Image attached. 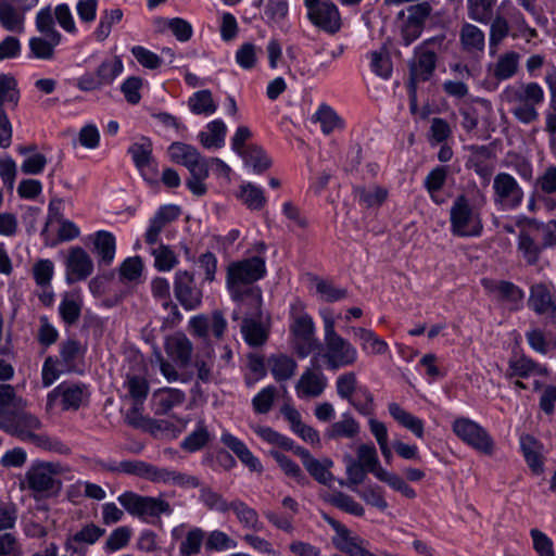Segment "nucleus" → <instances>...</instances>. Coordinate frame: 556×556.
<instances>
[{
    "label": "nucleus",
    "instance_id": "f257e3e1",
    "mask_svg": "<svg viewBox=\"0 0 556 556\" xmlns=\"http://www.w3.org/2000/svg\"><path fill=\"white\" fill-rule=\"evenodd\" d=\"M265 275L266 263L260 256H252L229 264L226 286L232 300L239 304L240 311H243L247 302H249L253 315L260 313L262 291L258 287L253 286V283Z\"/></svg>",
    "mask_w": 556,
    "mask_h": 556
},
{
    "label": "nucleus",
    "instance_id": "f03ea898",
    "mask_svg": "<svg viewBox=\"0 0 556 556\" xmlns=\"http://www.w3.org/2000/svg\"><path fill=\"white\" fill-rule=\"evenodd\" d=\"M324 325V353L321 355L326 366L330 370L354 365L358 359L357 349L336 330L337 315L329 307L319 309Z\"/></svg>",
    "mask_w": 556,
    "mask_h": 556
},
{
    "label": "nucleus",
    "instance_id": "7ed1b4c3",
    "mask_svg": "<svg viewBox=\"0 0 556 556\" xmlns=\"http://www.w3.org/2000/svg\"><path fill=\"white\" fill-rule=\"evenodd\" d=\"M544 98L543 88L535 81H517L507 85L500 93L501 101L511 105V114L522 124H531L539 118L538 106Z\"/></svg>",
    "mask_w": 556,
    "mask_h": 556
},
{
    "label": "nucleus",
    "instance_id": "20e7f679",
    "mask_svg": "<svg viewBox=\"0 0 556 556\" xmlns=\"http://www.w3.org/2000/svg\"><path fill=\"white\" fill-rule=\"evenodd\" d=\"M106 469L113 472L135 475L154 483L176 485L182 489H193L200 485V481L195 476L169 468L155 467L142 460H123L118 464L106 466Z\"/></svg>",
    "mask_w": 556,
    "mask_h": 556
},
{
    "label": "nucleus",
    "instance_id": "39448f33",
    "mask_svg": "<svg viewBox=\"0 0 556 556\" xmlns=\"http://www.w3.org/2000/svg\"><path fill=\"white\" fill-rule=\"evenodd\" d=\"M35 27L40 36L29 38L28 48L30 55L38 60H52L55 48L62 42L63 36L54 26L51 5L42 7L37 11Z\"/></svg>",
    "mask_w": 556,
    "mask_h": 556
},
{
    "label": "nucleus",
    "instance_id": "423d86ee",
    "mask_svg": "<svg viewBox=\"0 0 556 556\" xmlns=\"http://www.w3.org/2000/svg\"><path fill=\"white\" fill-rule=\"evenodd\" d=\"M292 323L290 331L292 345L301 358L307 357L316 348V327L311 315H308L301 301H294L290 306Z\"/></svg>",
    "mask_w": 556,
    "mask_h": 556
},
{
    "label": "nucleus",
    "instance_id": "0eeeda50",
    "mask_svg": "<svg viewBox=\"0 0 556 556\" xmlns=\"http://www.w3.org/2000/svg\"><path fill=\"white\" fill-rule=\"evenodd\" d=\"M117 501L132 517L144 522H153L162 515L169 516L173 513L170 504L155 496L139 495L132 491H126L118 495Z\"/></svg>",
    "mask_w": 556,
    "mask_h": 556
},
{
    "label": "nucleus",
    "instance_id": "6e6552de",
    "mask_svg": "<svg viewBox=\"0 0 556 556\" xmlns=\"http://www.w3.org/2000/svg\"><path fill=\"white\" fill-rule=\"evenodd\" d=\"M20 409H14L4 421H1L0 429L16 435L25 442H30L36 446L47 447L48 437L41 432L42 422L40 419L29 413Z\"/></svg>",
    "mask_w": 556,
    "mask_h": 556
},
{
    "label": "nucleus",
    "instance_id": "1a4fd4ad",
    "mask_svg": "<svg viewBox=\"0 0 556 556\" xmlns=\"http://www.w3.org/2000/svg\"><path fill=\"white\" fill-rule=\"evenodd\" d=\"M450 224L452 233L458 237H479L483 229L479 210L473 207L464 194L453 201Z\"/></svg>",
    "mask_w": 556,
    "mask_h": 556
},
{
    "label": "nucleus",
    "instance_id": "9d476101",
    "mask_svg": "<svg viewBox=\"0 0 556 556\" xmlns=\"http://www.w3.org/2000/svg\"><path fill=\"white\" fill-rule=\"evenodd\" d=\"M90 390L85 383L62 382L47 395L46 410L54 412L61 407L62 410H76L89 402Z\"/></svg>",
    "mask_w": 556,
    "mask_h": 556
},
{
    "label": "nucleus",
    "instance_id": "9b49d317",
    "mask_svg": "<svg viewBox=\"0 0 556 556\" xmlns=\"http://www.w3.org/2000/svg\"><path fill=\"white\" fill-rule=\"evenodd\" d=\"M123 71L124 64L118 56L106 59L94 72H86L77 77L75 86L84 92L99 91L111 86Z\"/></svg>",
    "mask_w": 556,
    "mask_h": 556
},
{
    "label": "nucleus",
    "instance_id": "f8f14e48",
    "mask_svg": "<svg viewBox=\"0 0 556 556\" xmlns=\"http://www.w3.org/2000/svg\"><path fill=\"white\" fill-rule=\"evenodd\" d=\"M38 4L39 0H0V26L10 33H24L26 14Z\"/></svg>",
    "mask_w": 556,
    "mask_h": 556
},
{
    "label": "nucleus",
    "instance_id": "ddd939ff",
    "mask_svg": "<svg viewBox=\"0 0 556 556\" xmlns=\"http://www.w3.org/2000/svg\"><path fill=\"white\" fill-rule=\"evenodd\" d=\"M493 201L501 210L517 208L523 200V190L510 174L498 173L493 180Z\"/></svg>",
    "mask_w": 556,
    "mask_h": 556
},
{
    "label": "nucleus",
    "instance_id": "4468645a",
    "mask_svg": "<svg viewBox=\"0 0 556 556\" xmlns=\"http://www.w3.org/2000/svg\"><path fill=\"white\" fill-rule=\"evenodd\" d=\"M452 428L454 433L466 444L481 453H492L493 440L486 430L476 421L465 417L457 418L454 420Z\"/></svg>",
    "mask_w": 556,
    "mask_h": 556
},
{
    "label": "nucleus",
    "instance_id": "2eb2a0df",
    "mask_svg": "<svg viewBox=\"0 0 556 556\" xmlns=\"http://www.w3.org/2000/svg\"><path fill=\"white\" fill-rule=\"evenodd\" d=\"M328 386V378L317 365V357L311 359L295 383V393L300 400H309L320 396Z\"/></svg>",
    "mask_w": 556,
    "mask_h": 556
},
{
    "label": "nucleus",
    "instance_id": "dca6fc26",
    "mask_svg": "<svg viewBox=\"0 0 556 556\" xmlns=\"http://www.w3.org/2000/svg\"><path fill=\"white\" fill-rule=\"evenodd\" d=\"M441 38H431L424 45L415 48L414 56L409 62V80L412 85L428 80L434 72L437 64L435 53L428 49V43L441 41Z\"/></svg>",
    "mask_w": 556,
    "mask_h": 556
},
{
    "label": "nucleus",
    "instance_id": "f3484780",
    "mask_svg": "<svg viewBox=\"0 0 556 556\" xmlns=\"http://www.w3.org/2000/svg\"><path fill=\"white\" fill-rule=\"evenodd\" d=\"M174 292L186 311L197 309L202 303L203 294L195 286L194 275L186 269H179L175 273Z\"/></svg>",
    "mask_w": 556,
    "mask_h": 556
},
{
    "label": "nucleus",
    "instance_id": "a211bd4d",
    "mask_svg": "<svg viewBox=\"0 0 556 556\" xmlns=\"http://www.w3.org/2000/svg\"><path fill=\"white\" fill-rule=\"evenodd\" d=\"M58 465L52 463H39L33 465L25 475L28 488L38 494H43L59 488L55 479Z\"/></svg>",
    "mask_w": 556,
    "mask_h": 556
},
{
    "label": "nucleus",
    "instance_id": "6ab92c4d",
    "mask_svg": "<svg viewBox=\"0 0 556 556\" xmlns=\"http://www.w3.org/2000/svg\"><path fill=\"white\" fill-rule=\"evenodd\" d=\"M262 305L260 306V308ZM238 315H243V324L241 326V332L245 340V342L250 345H261L263 344L268 336V331L266 326L262 323V312L253 315L252 307L247 302L243 311H240L239 307L233 313V318H238Z\"/></svg>",
    "mask_w": 556,
    "mask_h": 556
},
{
    "label": "nucleus",
    "instance_id": "aec40b11",
    "mask_svg": "<svg viewBox=\"0 0 556 556\" xmlns=\"http://www.w3.org/2000/svg\"><path fill=\"white\" fill-rule=\"evenodd\" d=\"M307 16L316 27L329 34L339 31L342 25L339 9L331 0H323L307 11Z\"/></svg>",
    "mask_w": 556,
    "mask_h": 556
},
{
    "label": "nucleus",
    "instance_id": "412c9836",
    "mask_svg": "<svg viewBox=\"0 0 556 556\" xmlns=\"http://www.w3.org/2000/svg\"><path fill=\"white\" fill-rule=\"evenodd\" d=\"M94 269L91 256L80 247L68 250L65 261L66 279L71 282L87 279Z\"/></svg>",
    "mask_w": 556,
    "mask_h": 556
},
{
    "label": "nucleus",
    "instance_id": "4be33fe9",
    "mask_svg": "<svg viewBox=\"0 0 556 556\" xmlns=\"http://www.w3.org/2000/svg\"><path fill=\"white\" fill-rule=\"evenodd\" d=\"M170 535L174 541L179 543L180 556L198 555L205 539V532L201 528H189L184 523L173 528Z\"/></svg>",
    "mask_w": 556,
    "mask_h": 556
},
{
    "label": "nucleus",
    "instance_id": "5701e85b",
    "mask_svg": "<svg viewBox=\"0 0 556 556\" xmlns=\"http://www.w3.org/2000/svg\"><path fill=\"white\" fill-rule=\"evenodd\" d=\"M105 533V529L89 522L83 526L75 533L67 536L65 548L67 552L84 556L86 547L96 544Z\"/></svg>",
    "mask_w": 556,
    "mask_h": 556
},
{
    "label": "nucleus",
    "instance_id": "b1692460",
    "mask_svg": "<svg viewBox=\"0 0 556 556\" xmlns=\"http://www.w3.org/2000/svg\"><path fill=\"white\" fill-rule=\"evenodd\" d=\"M529 306L536 314L556 319L555 290L552 283H536L530 289Z\"/></svg>",
    "mask_w": 556,
    "mask_h": 556
},
{
    "label": "nucleus",
    "instance_id": "393cba45",
    "mask_svg": "<svg viewBox=\"0 0 556 556\" xmlns=\"http://www.w3.org/2000/svg\"><path fill=\"white\" fill-rule=\"evenodd\" d=\"M167 356L178 366L186 367L193 351L191 341L182 332L168 336L164 343Z\"/></svg>",
    "mask_w": 556,
    "mask_h": 556
},
{
    "label": "nucleus",
    "instance_id": "a878e982",
    "mask_svg": "<svg viewBox=\"0 0 556 556\" xmlns=\"http://www.w3.org/2000/svg\"><path fill=\"white\" fill-rule=\"evenodd\" d=\"M93 244V253L98 257V263L110 265L113 263L116 253V240L112 232L99 230L89 236Z\"/></svg>",
    "mask_w": 556,
    "mask_h": 556
},
{
    "label": "nucleus",
    "instance_id": "bb28decb",
    "mask_svg": "<svg viewBox=\"0 0 556 556\" xmlns=\"http://www.w3.org/2000/svg\"><path fill=\"white\" fill-rule=\"evenodd\" d=\"M152 151V142L146 137L135 141L128 148V153L130 154L132 162L146 179H148L150 172H153L154 169Z\"/></svg>",
    "mask_w": 556,
    "mask_h": 556
},
{
    "label": "nucleus",
    "instance_id": "cd10ccee",
    "mask_svg": "<svg viewBox=\"0 0 556 556\" xmlns=\"http://www.w3.org/2000/svg\"><path fill=\"white\" fill-rule=\"evenodd\" d=\"M220 441L230 448L237 457L251 471L262 472L263 466L260 459L253 455L244 442L229 432H223Z\"/></svg>",
    "mask_w": 556,
    "mask_h": 556
},
{
    "label": "nucleus",
    "instance_id": "c85d7f7f",
    "mask_svg": "<svg viewBox=\"0 0 556 556\" xmlns=\"http://www.w3.org/2000/svg\"><path fill=\"white\" fill-rule=\"evenodd\" d=\"M359 432V422L350 413L345 412L341 414L338 421L327 427L325 438L329 440L354 439Z\"/></svg>",
    "mask_w": 556,
    "mask_h": 556
},
{
    "label": "nucleus",
    "instance_id": "c756f323",
    "mask_svg": "<svg viewBox=\"0 0 556 556\" xmlns=\"http://www.w3.org/2000/svg\"><path fill=\"white\" fill-rule=\"evenodd\" d=\"M482 283L485 289L496 292L501 299L507 301L510 309H518L522 305L525 293L514 283L507 281L494 282L488 279H483Z\"/></svg>",
    "mask_w": 556,
    "mask_h": 556
},
{
    "label": "nucleus",
    "instance_id": "7c9ffc66",
    "mask_svg": "<svg viewBox=\"0 0 556 556\" xmlns=\"http://www.w3.org/2000/svg\"><path fill=\"white\" fill-rule=\"evenodd\" d=\"M353 334L358 340L362 351L367 355H383L389 352L388 343L371 329L353 328Z\"/></svg>",
    "mask_w": 556,
    "mask_h": 556
},
{
    "label": "nucleus",
    "instance_id": "2f4dec72",
    "mask_svg": "<svg viewBox=\"0 0 556 556\" xmlns=\"http://www.w3.org/2000/svg\"><path fill=\"white\" fill-rule=\"evenodd\" d=\"M459 41L464 51L475 55L483 53L485 35L478 26L465 23L459 31Z\"/></svg>",
    "mask_w": 556,
    "mask_h": 556
},
{
    "label": "nucleus",
    "instance_id": "473e14b6",
    "mask_svg": "<svg viewBox=\"0 0 556 556\" xmlns=\"http://www.w3.org/2000/svg\"><path fill=\"white\" fill-rule=\"evenodd\" d=\"M388 409L392 418L403 428L410 431L417 439L422 440L425 437V422L422 419L414 416L409 412L402 408L397 403H390Z\"/></svg>",
    "mask_w": 556,
    "mask_h": 556
},
{
    "label": "nucleus",
    "instance_id": "72a5a7b5",
    "mask_svg": "<svg viewBox=\"0 0 556 556\" xmlns=\"http://www.w3.org/2000/svg\"><path fill=\"white\" fill-rule=\"evenodd\" d=\"M226 134V124L223 119L216 118L199 132L198 139L205 149H219L225 144Z\"/></svg>",
    "mask_w": 556,
    "mask_h": 556
},
{
    "label": "nucleus",
    "instance_id": "f704fd0d",
    "mask_svg": "<svg viewBox=\"0 0 556 556\" xmlns=\"http://www.w3.org/2000/svg\"><path fill=\"white\" fill-rule=\"evenodd\" d=\"M242 528L260 532L264 530V523L260 520L257 511L242 501H233L229 505Z\"/></svg>",
    "mask_w": 556,
    "mask_h": 556
},
{
    "label": "nucleus",
    "instance_id": "c9c22d12",
    "mask_svg": "<svg viewBox=\"0 0 556 556\" xmlns=\"http://www.w3.org/2000/svg\"><path fill=\"white\" fill-rule=\"evenodd\" d=\"M520 447L532 472L541 475L544 470L542 445L533 437L525 434L520 437Z\"/></svg>",
    "mask_w": 556,
    "mask_h": 556
},
{
    "label": "nucleus",
    "instance_id": "e433bc0d",
    "mask_svg": "<svg viewBox=\"0 0 556 556\" xmlns=\"http://www.w3.org/2000/svg\"><path fill=\"white\" fill-rule=\"evenodd\" d=\"M520 55L515 51L501 54L492 65L491 71L497 80H507L514 77L519 67Z\"/></svg>",
    "mask_w": 556,
    "mask_h": 556
},
{
    "label": "nucleus",
    "instance_id": "4c0bfd02",
    "mask_svg": "<svg viewBox=\"0 0 556 556\" xmlns=\"http://www.w3.org/2000/svg\"><path fill=\"white\" fill-rule=\"evenodd\" d=\"M237 198L241 200L248 208L255 211L263 208L267 202L264 189L251 181H243L239 186Z\"/></svg>",
    "mask_w": 556,
    "mask_h": 556
},
{
    "label": "nucleus",
    "instance_id": "58836bf2",
    "mask_svg": "<svg viewBox=\"0 0 556 556\" xmlns=\"http://www.w3.org/2000/svg\"><path fill=\"white\" fill-rule=\"evenodd\" d=\"M268 367L275 380L281 382L294 376L298 364L288 355L276 354L268 358Z\"/></svg>",
    "mask_w": 556,
    "mask_h": 556
},
{
    "label": "nucleus",
    "instance_id": "ea45409f",
    "mask_svg": "<svg viewBox=\"0 0 556 556\" xmlns=\"http://www.w3.org/2000/svg\"><path fill=\"white\" fill-rule=\"evenodd\" d=\"M544 243H538L534 238L525 230H521L517 239V251L528 265H535L544 249Z\"/></svg>",
    "mask_w": 556,
    "mask_h": 556
},
{
    "label": "nucleus",
    "instance_id": "a19ab883",
    "mask_svg": "<svg viewBox=\"0 0 556 556\" xmlns=\"http://www.w3.org/2000/svg\"><path fill=\"white\" fill-rule=\"evenodd\" d=\"M151 291L164 308H168L173 314L172 321H180L182 316L177 306L169 299V282L166 278L156 277L151 281Z\"/></svg>",
    "mask_w": 556,
    "mask_h": 556
},
{
    "label": "nucleus",
    "instance_id": "79ce46f5",
    "mask_svg": "<svg viewBox=\"0 0 556 556\" xmlns=\"http://www.w3.org/2000/svg\"><path fill=\"white\" fill-rule=\"evenodd\" d=\"M188 108L195 115L211 116L217 111V103L207 89L194 92L188 99Z\"/></svg>",
    "mask_w": 556,
    "mask_h": 556
},
{
    "label": "nucleus",
    "instance_id": "37998d69",
    "mask_svg": "<svg viewBox=\"0 0 556 556\" xmlns=\"http://www.w3.org/2000/svg\"><path fill=\"white\" fill-rule=\"evenodd\" d=\"M240 156L243 160L244 165L251 168V170L256 175L264 173L271 165V161L265 151L257 146L248 147L245 152Z\"/></svg>",
    "mask_w": 556,
    "mask_h": 556
},
{
    "label": "nucleus",
    "instance_id": "c03bdc74",
    "mask_svg": "<svg viewBox=\"0 0 556 556\" xmlns=\"http://www.w3.org/2000/svg\"><path fill=\"white\" fill-rule=\"evenodd\" d=\"M151 255L154 260V267L157 271L168 273L174 269L178 263L179 258L172 247L167 244H159L157 247L151 250Z\"/></svg>",
    "mask_w": 556,
    "mask_h": 556
},
{
    "label": "nucleus",
    "instance_id": "a18cd8bd",
    "mask_svg": "<svg viewBox=\"0 0 556 556\" xmlns=\"http://www.w3.org/2000/svg\"><path fill=\"white\" fill-rule=\"evenodd\" d=\"M132 530L128 526H121L110 532L102 545V551L106 555L114 554L124 549L130 542Z\"/></svg>",
    "mask_w": 556,
    "mask_h": 556
},
{
    "label": "nucleus",
    "instance_id": "49530a36",
    "mask_svg": "<svg viewBox=\"0 0 556 556\" xmlns=\"http://www.w3.org/2000/svg\"><path fill=\"white\" fill-rule=\"evenodd\" d=\"M447 169L445 166L434 167L425 178L424 186L431 200L437 204H442L444 199L440 195V190L445 184Z\"/></svg>",
    "mask_w": 556,
    "mask_h": 556
},
{
    "label": "nucleus",
    "instance_id": "de8ad7c7",
    "mask_svg": "<svg viewBox=\"0 0 556 556\" xmlns=\"http://www.w3.org/2000/svg\"><path fill=\"white\" fill-rule=\"evenodd\" d=\"M545 367H542L526 356H516L509 361V375L517 377H529L531 375H545Z\"/></svg>",
    "mask_w": 556,
    "mask_h": 556
},
{
    "label": "nucleus",
    "instance_id": "09e8293b",
    "mask_svg": "<svg viewBox=\"0 0 556 556\" xmlns=\"http://www.w3.org/2000/svg\"><path fill=\"white\" fill-rule=\"evenodd\" d=\"M261 47L253 42H243L235 53V61L242 70L250 71L257 64Z\"/></svg>",
    "mask_w": 556,
    "mask_h": 556
},
{
    "label": "nucleus",
    "instance_id": "8fccbe9b",
    "mask_svg": "<svg viewBox=\"0 0 556 556\" xmlns=\"http://www.w3.org/2000/svg\"><path fill=\"white\" fill-rule=\"evenodd\" d=\"M81 311V301L78 295L66 293L59 305V312L63 321L67 325L75 324Z\"/></svg>",
    "mask_w": 556,
    "mask_h": 556
},
{
    "label": "nucleus",
    "instance_id": "3c124183",
    "mask_svg": "<svg viewBox=\"0 0 556 556\" xmlns=\"http://www.w3.org/2000/svg\"><path fill=\"white\" fill-rule=\"evenodd\" d=\"M508 35V21L502 15H496L491 22L489 33V49L491 55L495 54L498 46Z\"/></svg>",
    "mask_w": 556,
    "mask_h": 556
},
{
    "label": "nucleus",
    "instance_id": "603ef678",
    "mask_svg": "<svg viewBox=\"0 0 556 556\" xmlns=\"http://www.w3.org/2000/svg\"><path fill=\"white\" fill-rule=\"evenodd\" d=\"M123 18L121 9L105 10L102 12L99 24L94 30L98 41H104L111 34L112 27L118 24Z\"/></svg>",
    "mask_w": 556,
    "mask_h": 556
},
{
    "label": "nucleus",
    "instance_id": "864d4df0",
    "mask_svg": "<svg viewBox=\"0 0 556 556\" xmlns=\"http://www.w3.org/2000/svg\"><path fill=\"white\" fill-rule=\"evenodd\" d=\"M355 194L367 207L380 206L388 197V191L379 186L357 187Z\"/></svg>",
    "mask_w": 556,
    "mask_h": 556
},
{
    "label": "nucleus",
    "instance_id": "5fc2aeb1",
    "mask_svg": "<svg viewBox=\"0 0 556 556\" xmlns=\"http://www.w3.org/2000/svg\"><path fill=\"white\" fill-rule=\"evenodd\" d=\"M495 0H467L468 17L481 24H488L491 18Z\"/></svg>",
    "mask_w": 556,
    "mask_h": 556
},
{
    "label": "nucleus",
    "instance_id": "6e6d98bb",
    "mask_svg": "<svg viewBox=\"0 0 556 556\" xmlns=\"http://www.w3.org/2000/svg\"><path fill=\"white\" fill-rule=\"evenodd\" d=\"M375 477L379 481L387 483L391 489L402 493L408 498H414L416 496L414 489L410 488L403 478L392 471L384 469L383 467L378 469Z\"/></svg>",
    "mask_w": 556,
    "mask_h": 556
},
{
    "label": "nucleus",
    "instance_id": "4d7b16f0",
    "mask_svg": "<svg viewBox=\"0 0 556 556\" xmlns=\"http://www.w3.org/2000/svg\"><path fill=\"white\" fill-rule=\"evenodd\" d=\"M375 477L379 481L387 483L391 489L402 493L408 498H414L416 496L414 489L410 488L403 478L392 471L384 469L383 467L378 469Z\"/></svg>",
    "mask_w": 556,
    "mask_h": 556
},
{
    "label": "nucleus",
    "instance_id": "13d9d810",
    "mask_svg": "<svg viewBox=\"0 0 556 556\" xmlns=\"http://www.w3.org/2000/svg\"><path fill=\"white\" fill-rule=\"evenodd\" d=\"M20 93L17 84L14 77L1 74L0 75V110H4V104H10L15 108L18 103Z\"/></svg>",
    "mask_w": 556,
    "mask_h": 556
},
{
    "label": "nucleus",
    "instance_id": "bf43d9fd",
    "mask_svg": "<svg viewBox=\"0 0 556 556\" xmlns=\"http://www.w3.org/2000/svg\"><path fill=\"white\" fill-rule=\"evenodd\" d=\"M397 27L401 33L402 42L405 46H409L413 41L418 39L424 29L419 24L408 18L404 11L399 13Z\"/></svg>",
    "mask_w": 556,
    "mask_h": 556
},
{
    "label": "nucleus",
    "instance_id": "052dcab7",
    "mask_svg": "<svg viewBox=\"0 0 556 556\" xmlns=\"http://www.w3.org/2000/svg\"><path fill=\"white\" fill-rule=\"evenodd\" d=\"M205 539V546L211 551L225 552L238 546V542L222 530L208 532Z\"/></svg>",
    "mask_w": 556,
    "mask_h": 556
},
{
    "label": "nucleus",
    "instance_id": "680f3d73",
    "mask_svg": "<svg viewBox=\"0 0 556 556\" xmlns=\"http://www.w3.org/2000/svg\"><path fill=\"white\" fill-rule=\"evenodd\" d=\"M357 462L374 476L377 475L378 469L382 468L378 458L377 450L371 443H364L357 447Z\"/></svg>",
    "mask_w": 556,
    "mask_h": 556
},
{
    "label": "nucleus",
    "instance_id": "e2e57ef3",
    "mask_svg": "<svg viewBox=\"0 0 556 556\" xmlns=\"http://www.w3.org/2000/svg\"><path fill=\"white\" fill-rule=\"evenodd\" d=\"M155 397L163 413H167L172 408L181 405L186 399L182 391L174 388L159 390Z\"/></svg>",
    "mask_w": 556,
    "mask_h": 556
},
{
    "label": "nucleus",
    "instance_id": "0e129e2a",
    "mask_svg": "<svg viewBox=\"0 0 556 556\" xmlns=\"http://www.w3.org/2000/svg\"><path fill=\"white\" fill-rule=\"evenodd\" d=\"M289 14L288 0H267L264 8V16L268 23L281 24Z\"/></svg>",
    "mask_w": 556,
    "mask_h": 556
},
{
    "label": "nucleus",
    "instance_id": "69168bd1",
    "mask_svg": "<svg viewBox=\"0 0 556 556\" xmlns=\"http://www.w3.org/2000/svg\"><path fill=\"white\" fill-rule=\"evenodd\" d=\"M210 440V433L202 421H199L195 429L184 439L181 447L188 452H195L202 448Z\"/></svg>",
    "mask_w": 556,
    "mask_h": 556
},
{
    "label": "nucleus",
    "instance_id": "338daca9",
    "mask_svg": "<svg viewBox=\"0 0 556 556\" xmlns=\"http://www.w3.org/2000/svg\"><path fill=\"white\" fill-rule=\"evenodd\" d=\"M54 24L58 25L67 34H77L76 23L67 3H60L52 9Z\"/></svg>",
    "mask_w": 556,
    "mask_h": 556
},
{
    "label": "nucleus",
    "instance_id": "774afa93",
    "mask_svg": "<svg viewBox=\"0 0 556 556\" xmlns=\"http://www.w3.org/2000/svg\"><path fill=\"white\" fill-rule=\"evenodd\" d=\"M199 153L200 152L195 147L179 141L173 142L168 147V155L170 160L177 164L184 165L185 167L188 162L194 159Z\"/></svg>",
    "mask_w": 556,
    "mask_h": 556
}]
</instances>
